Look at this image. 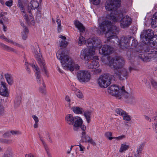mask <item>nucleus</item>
I'll list each match as a JSON object with an SVG mask.
<instances>
[{"label":"nucleus","instance_id":"f257e3e1","mask_svg":"<svg viewBox=\"0 0 157 157\" xmlns=\"http://www.w3.org/2000/svg\"><path fill=\"white\" fill-rule=\"evenodd\" d=\"M100 29L103 32H106L105 36L107 38V41L119 45L122 49L127 48L129 45V42L131 37L123 36L120 40L115 34L118 32V30L116 26H113L110 21H103L99 25Z\"/></svg>","mask_w":157,"mask_h":157},{"label":"nucleus","instance_id":"f03ea898","mask_svg":"<svg viewBox=\"0 0 157 157\" xmlns=\"http://www.w3.org/2000/svg\"><path fill=\"white\" fill-rule=\"evenodd\" d=\"M86 45L87 48L81 52L80 57L84 60H88L95 54V50L101 46V40L97 37L89 38L87 40Z\"/></svg>","mask_w":157,"mask_h":157},{"label":"nucleus","instance_id":"7ed1b4c3","mask_svg":"<svg viewBox=\"0 0 157 157\" xmlns=\"http://www.w3.org/2000/svg\"><path fill=\"white\" fill-rule=\"evenodd\" d=\"M124 64V61L122 57L117 56L112 58L109 61L108 65L111 69L114 70V74L119 78L124 80L127 78L128 75L127 70L122 68Z\"/></svg>","mask_w":157,"mask_h":157},{"label":"nucleus","instance_id":"20e7f679","mask_svg":"<svg viewBox=\"0 0 157 157\" xmlns=\"http://www.w3.org/2000/svg\"><path fill=\"white\" fill-rule=\"evenodd\" d=\"M121 5V0H109L105 3V8L106 10L111 11L110 14L107 16V18L112 20L114 22L120 21L121 16L117 14V8Z\"/></svg>","mask_w":157,"mask_h":157},{"label":"nucleus","instance_id":"39448f33","mask_svg":"<svg viewBox=\"0 0 157 157\" xmlns=\"http://www.w3.org/2000/svg\"><path fill=\"white\" fill-rule=\"evenodd\" d=\"M57 58L60 60L63 67L65 69L69 70L71 72L75 69L78 70L79 68V65L77 64H75L74 61L69 56L65 54L64 51H59L56 53Z\"/></svg>","mask_w":157,"mask_h":157},{"label":"nucleus","instance_id":"423d86ee","mask_svg":"<svg viewBox=\"0 0 157 157\" xmlns=\"http://www.w3.org/2000/svg\"><path fill=\"white\" fill-rule=\"evenodd\" d=\"M157 42L155 40H153L152 39H151L147 43L149 44L145 50L146 52L147 53L140 54L139 56V57L144 62H149L151 59L157 57V47L155 45Z\"/></svg>","mask_w":157,"mask_h":157},{"label":"nucleus","instance_id":"0eeeda50","mask_svg":"<svg viewBox=\"0 0 157 157\" xmlns=\"http://www.w3.org/2000/svg\"><path fill=\"white\" fill-rule=\"evenodd\" d=\"M66 122L73 126V130H77L82 122V119L78 116H74L71 114H68L65 117Z\"/></svg>","mask_w":157,"mask_h":157},{"label":"nucleus","instance_id":"6e6552de","mask_svg":"<svg viewBox=\"0 0 157 157\" xmlns=\"http://www.w3.org/2000/svg\"><path fill=\"white\" fill-rule=\"evenodd\" d=\"M108 92L111 95L114 96L117 98L121 99L122 95V90L125 91L124 87L122 86L121 89L117 85H113L110 86L108 88Z\"/></svg>","mask_w":157,"mask_h":157},{"label":"nucleus","instance_id":"1a4fd4ad","mask_svg":"<svg viewBox=\"0 0 157 157\" xmlns=\"http://www.w3.org/2000/svg\"><path fill=\"white\" fill-rule=\"evenodd\" d=\"M97 82L100 87L106 88L110 84V77L108 74H104L101 75L98 80Z\"/></svg>","mask_w":157,"mask_h":157},{"label":"nucleus","instance_id":"9d476101","mask_svg":"<svg viewBox=\"0 0 157 157\" xmlns=\"http://www.w3.org/2000/svg\"><path fill=\"white\" fill-rule=\"evenodd\" d=\"M76 76L78 80L81 82H88L91 78L90 73L87 71H78L77 73Z\"/></svg>","mask_w":157,"mask_h":157},{"label":"nucleus","instance_id":"9b49d317","mask_svg":"<svg viewBox=\"0 0 157 157\" xmlns=\"http://www.w3.org/2000/svg\"><path fill=\"white\" fill-rule=\"evenodd\" d=\"M154 36V31L152 29H148L143 30L141 32L140 37L143 43L147 44L151 39H153Z\"/></svg>","mask_w":157,"mask_h":157},{"label":"nucleus","instance_id":"f8f14e48","mask_svg":"<svg viewBox=\"0 0 157 157\" xmlns=\"http://www.w3.org/2000/svg\"><path fill=\"white\" fill-rule=\"evenodd\" d=\"M122 95L121 99H126L127 102L130 104H135L136 101V100L132 94H129L128 92L122 90Z\"/></svg>","mask_w":157,"mask_h":157},{"label":"nucleus","instance_id":"ddd939ff","mask_svg":"<svg viewBox=\"0 0 157 157\" xmlns=\"http://www.w3.org/2000/svg\"><path fill=\"white\" fill-rule=\"evenodd\" d=\"M35 57L38 61L42 71L47 74L46 66L44 60L42 58L41 54L37 52H35Z\"/></svg>","mask_w":157,"mask_h":157},{"label":"nucleus","instance_id":"4468645a","mask_svg":"<svg viewBox=\"0 0 157 157\" xmlns=\"http://www.w3.org/2000/svg\"><path fill=\"white\" fill-rule=\"evenodd\" d=\"M132 20L128 15H125L123 17L120 21V26L123 29L128 28L131 25Z\"/></svg>","mask_w":157,"mask_h":157},{"label":"nucleus","instance_id":"2eb2a0df","mask_svg":"<svg viewBox=\"0 0 157 157\" xmlns=\"http://www.w3.org/2000/svg\"><path fill=\"white\" fill-rule=\"evenodd\" d=\"M113 50V47L111 46L108 45H104L102 47L99 48V51L100 54L106 55L111 54Z\"/></svg>","mask_w":157,"mask_h":157},{"label":"nucleus","instance_id":"dca6fc26","mask_svg":"<svg viewBox=\"0 0 157 157\" xmlns=\"http://www.w3.org/2000/svg\"><path fill=\"white\" fill-rule=\"evenodd\" d=\"M94 56L93 55L91 58L88 60L89 61L90 59H92L90 62L87 64L88 68L90 69L96 68L99 66V63L97 61L98 59V57L97 56Z\"/></svg>","mask_w":157,"mask_h":157},{"label":"nucleus","instance_id":"f3484780","mask_svg":"<svg viewBox=\"0 0 157 157\" xmlns=\"http://www.w3.org/2000/svg\"><path fill=\"white\" fill-rule=\"evenodd\" d=\"M30 65L34 69V70L35 71L37 82L39 84L42 83L43 85V81L41 77L39 67L35 64H31Z\"/></svg>","mask_w":157,"mask_h":157},{"label":"nucleus","instance_id":"a211bd4d","mask_svg":"<svg viewBox=\"0 0 157 157\" xmlns=\"http://www.w3.org/2000/svg\"><path fill=\"white\" fill-rule=\"evenodd\" d=\"M39 6V3L36 0H32L26 7L28 13L31 12V10L36 9Z\"/></svg>","mask_w":157,"mask_h":157},{"label":"nucleus","instance_id":"6ab92c4d","mask_svg":"<svg viewBox=\"0 0 157 157\" xmlns=\"http://www.w3.org/2000/svg\"><path fill=\"white\" fill-rule=\"evenodd\" d=\"M81 138L82 141L83 142H88L90 143L94 146L96 145V143L93 140L90 138L89 136L86 135L85 132H82Z\"/></svg>","mask_w":157,"mask_h":157},{"label":"nucleus","instance_id":"aec40b11","mask_svg":"<svg viewBox=\"0 0 157 157\" xmlns=\"http://www.w3.org/2000/svg\"><path fill=\"white\" fill-rule=\"evenodd\" d=\"M6 83L5 82H1L0 84V94L4 96L8 97L9 94L6 86Z\"/></svg>","mask_w":157,"mask_h":157},{"label":"nucleus","instance_id":"412c9836","mask_svg":"<svg viewBox=\"0 0 157 157\" xmlns=\"http://www.w3.org/2000/svg\"><path fill=\"white\" fill-rule=\"evenodd\" d=\"M29 13V15L26 13L22 15L23 16L24 19L28 25H34L35 24V21L34 18L32 16V14L31 12Z\"/></svg>","mask_w":157,"mask_h":157},{"label":"nucleus","instance_id":"4be33fe9","mask_svg":"<svg viewBox=\"0 0 157 157\" xmlns=\"http://www.w3.org/2000/svg\"><path fill=\"white\" fill-rule=\"evenodd\" d=\"M18 6L19 7L22 15L26 13H28L26 11V9L25 8V2L21 0H18Z\"/></svg>","mask_w":157,"mask_h":157},{"label":"nucleus","instance_id":"5701e85b","mask_svg":"<svg viewBox=\"0 0 157 157\" xmlns=\"http://www.w3.org/2000/svg\"><path fill=\"white\" fill-rule=\"evenodd\" d=\"M39 138L40 140L42 142L44 147L48 156V157H52L51 155V153L50 152L49 148L45 142L44 141L42 137L40 136V135H39Z\"/></svg>","mask_w":157,"mask_h":157},{"label":"nucleus","instance_id":"b1692460","mask_svg":"<svg viewBox=\"0 0 157 157\" xmlns=\"http://www.w3.org/2000/svg\"><path fill=\"white\" fill-rule=\"evenodd\" d=\"M0 46L9 52H12L15 53L17 52V50L1 43H0Z\"/></svg>","mask_w":157,"mask_h":157},{"label":"nucleus","instance_id":"393cba45","mask_svg":"<svg viewBox=\"0 0 157 157\" xmlns=\"http://www.w3.org/2000/svg\"><path fill=\"white\" fill-rule=\"evenodd\" d=\"M5 78L8 84L12 85L13 82V79L12 75L10 74L6 73L4 75Z\"/></svg>","mask_w":157,"mask_h":157},{"label":"nucleus","instance_id":"a878e982","mask_svg":"<svg viewBox=\"0 0 157 157\" xmlns=\"http://www.w3.org/2000/svg\"><path fill=\"white\" fill-rule=\"evenodd\" d=\"M74 24L75 27L78 29L80 32H83L85 31V27L79 21H75Z\"/></svg>","mask_w":157,"mask_h":157},{"label":"nucleus","instance_id":"bb28decb","mask_svg":"<svg viewBox=\"0 0 157 157\" xmlns=\"http://www.w3.org/2000/svg\"><path fill=\"white\" fill-rule=\"evenodd\" d=\"M151 25L152 27L153 28L157 27V12L153 15L152 18Z\"/></svg>","mask_w":157,"mask_h":157},{"label":"nucleus","instance_id":"cd10ccee","mask_svg":"<svg viewBox=\"0 0 157 157\" xmlns=\"http://www.w3.org/2000/svg\"><path fill=\"white\" fill-rule=\"evenodd\" d=\"M71 109L76 114H81L83 111L82 108L78 106L73 107L71 108Z\"/></svg>","mask_w":157,"mask_h":157},{"label":"nucleus","instance_id":"c85d7f7f","mask_svg":"<svg viewBox=\"0 0 157 157\" xmlns=\"http://www.w3.org/2000/svg\"><path fill=\"white\" fill-rule=\"evenodd\" d=\"M91 115V112L90 111L87 110L85 111L84 113V115L88 123L90 122Z\"/></svg>","mask_w":157,"mask_h":157},{"label":"nucleus","instance_id":"c756f323","mask_svg":"<svg viewBox=\"0 0 157 157\" xmlns=\"http://www.w3.org/2000/svg\"><path fill=\"white\" fill-rule=\"evenodd\" d=\"M144 147V144H140L137 148V150L136 153H135V154L136 155H139L140 157V156L141 153L143 150V149Z\"/></svg>","mask_w":157,"mask_h":157},{"label":"nucleus","instance_id":"7c9ffc66","mask_svg":"<svg viewBox=\"0 0 157 157\" xmlns=\"http://www.w3.org/2000/svg\"><path fill=\"white\" fill-rule=\"evenodd\" d=\"M21 98L20 96L17 97L15 100L14 104L16 107H17L21 103Z\"/></svg>","mask_w":157,"mask_h":157},{"label":"nucleus","instance_id":"2f4dec72","mask_svg":"<svg viewBox=\"0 0 157 157\" xmlns=\"http://www.w3.org/2000/svg\"><path fill=\"white\" fill-rule=\"evenodd\" d=\"M85 43H86V41L85 40V38L82 36H80L78 42V45L81 46L82 44H85Z\"/></svg>","mask_w":157,"mask_h":157},{"label":"nucleus","instance_id":"473e14b6","mask_svg":"<svg viewBox=\"0 0 157 157\" xmlns=\"http://www.w3.org/2000/svg\"><path fill=\"white\" fill-rule=\"evenodd\" d=\"M129 146L128 145H126L124 144H122L119 150V151L121 152H122L124 151L127 150L129 148Z\"/></svg>","mask_w":157,"mask_h":157},{"label":"nucleus","instance_id":"72a5a7b5","mask_svg":"<svg viewBox=\"0 0 157 157\" xmlns=\"http://www.w3.org/2000/svg\"><path fill=\"white\" fill-rule=\"evenodd\" d=\"M116 112L119 115L123 116L125 115L126 112L121 109H117L116 110Z\"/></svg>","mask_w":157,"mask_h":157},{"label":"nucleus","instance_id":"f704fd0d","mask_svg":"<svg viewBox=\"0 0 157 157\" xmlns=\"http://www.w3.org/2000/svg\"><path fill=\"white\" fill-rule=\"evenodd\" d=\"M82 124H83V121H82V122L81 124H80V125L78 129L77 130H74V131H77L80 129V128H81V129L82 130V132H85V131L86 129V127L85 125H82Z\"/></svg>","mask_w":157,"mask_h":157},{"label":"nucleus","instance_id":"c9c22d12","mask_svg":"<svg viewBox=\"0 0 157 157\" xmlns=\"http://www.w3.org/2000/svg\"><path fill=\"white\" fill-rule=\"evenodd\" d=\"M67 44V42L66 40L62 41L60 44V46L62 48L66 47Z\"/></svg>","mask_w":157,"mask_h":157},{"label":"nucleus","instance_id":"e433bc0d","mask_svg":"<svg viewBox=\"0 0 157 157\" xmlns=\"http://www.w3.org/2000/svg\"><path fill=\"white\" fill-rule=\"evenodd\" d=\"M75 94L77 97L79 98H82L83 97V96L82 93L78 90H77L76 91Z\"/></svg>","mask_w":157,"mask_h":157},{"label":"nucleus","instance_id":"4c0bfd02","mask_svg":"<svg viewBox=\"0 0 157 157\" xmlns=\"http://www.w3.org/2000/svg\"><path fill=\"white\" fill-rule=\"evenodd\" d=\"M105 136L108 138L109 140H111L114 138V137H110L112 135V133L111 132H106L105 134Z\"/></svg>","mask_w":157,"mask_h":157},{"label":"nucleus","instance_id":"58836bf2","mask_svg":"<svg viewBox=\"0 0 157 157\" xmlns=\"http://www.w3.org/2000/svg\"><path fill=\"white\" fill-rule=\"evenodd\" d=\"M123 117V119L124 120L130 121L131 120L130 116L128 115L126 113H125V115H124Z\"/></svg>","mask_w":157,"mask_h":157},{"label":"nucleus","instance_id":"ea45409f","mask_svg":"<svg viewBox=\"0 0 157 157\" xmlns=\"http://www.w3.org/2000/svg\"><path fill=\"white\" fill-rule=\"evenodd\" d=\"M154 131L157 133V122H155L154 120V124L153 125Z\"/></svg>","mask_w":157,"mask_h":157},{"label":"nucleus","instance_id":"a19ab883","mask_svg":"<svg viewBox=\"0 0 157 157\" xmlns=\"http://www.w3.org/2000/svg\"><path fill=\"white\" fill-rule=\"evenodd\" d=\"M4 107L2 105L0 104V116L2 115L4 112Z\"/></svg>","mask_w":157,"mask_h":157},{"label":"nucleus","instance_id":"79ce46f5","mask_svg":"<svg viewBox=\"0 0 157 157\" xmlns=\"http://www.w3.org/2000/svg\"><path fill=\"white\" fill-rule=\"evenodd\" d=\"M28 33H25V32H22V38L24 40H25L27 37Z\"/></svg>","mask_w":157,"mask_h":157},{"label":"nucleus","instance_id":"37998d69","mask_svg":"<svg viewBox=\"0 0 157 157\" xmlns=\"http://www.w3.org/2000/svg\"><path fill=\"white\" fill-rule=\"evenodd\" d=\"M93 4L98 5L100 2V0H90Z\"/></svg>","mask_w":157,"mask_h":157},{"label":"nucleus","instance_id":"c03bdc74","mask_svg":"<svg viewBox=\"0 0 157 157\" xmlns=\"http://www.w3.org/2000/svg\"><path fill=\"white\" fill-rule=\"evenodd\" d=\"M65 100L68 102V105L70 107H71V100L70 98L68 96H66L65 98Z\"/></svg>","mask_w":157,"mask_h":157},{"label":"nucleus","instance_id":"a18cd8bd","mask_svg":"<svg viewBox=\"0 0 157 157\" xmlns=\"http://www.w3.org/2000/svg\"><path fill=\"white\" fill-rule=\"evenodd\" d=\"M10 133L13 135L21 134V133L20 132L16 131H11Z\"/></svg>","mask_w":157,"mask_h":157},{"label":"nucleus","instance_id":"49530a36","mask_svg":"<svg viewBox=\"0 0 157 157\" xmlns=\"http://www.w3.org/2000/svg\"><path fill=\"white\" fill-rule=\"evenodd\" d=\"M125 137V136L124 135H122L120 136H119L118 137H114V139H115L117 140H121L124 138Z\"/></svg>","mask_w":157,"mask_h":157},{"label":"nucleus","instance_id":"de8ad7c7","mask_svg":"<svg viewBox=\"0 0 157 157\" xmlns=\"http://www.w3.org/2000/svg\"><path fill=\"white\" fill-rule=\"evenodd\" d=\"M138 45V42L137 40H132V42L131 44V45L132 46H134L135 47H136Z\"/></svg>","mask_w":157,"mask_h":157},{"label":"nucleus","instance_id":"09e8293b","mask_svg":"<svg viewBox=\"0 0 157 157\" xmlns=\"http://www.w3.org/2000/svg\"><path fill=\"white\" fill-rule=\"evenodd\" d=\"M13 2L12 1H8L6 2V5L10 7L13 5Z\"/></svg>","mask_w":157,"mask_h":157},{"label":"nucleus","instance_id":"8fccbe9b","mask_svg":"<svg viewBox=\"0 0 157 157\" xmlns=\"http://www.w3.org/2000/svg\"><path fill=\"white\" fill-rule=\"evenodd\" d=\"M77 146H79L80 148L79 151H85V147L84 146L82 145L80 143L79 145H77Z\"/></svg>","mask_w":157,"mask_h":157},{"label":"nucleus","instance_id":"3c124183","mask_svg":"<svg viewBox=\"0 0 157 157\" xmlns=\"http://www.w3.org/2000/svg\"><path fill=\"white\" fill-rule=\"evenodd\" d=\"M13 143V141L11 140H7L4 139V143L11 144Z\"/></svg>","mask_w":157,"mask_h":157},{"label":"nucleus","instance_id":"603ef678","mask_svg":"<svg viewBox=\"0 0 157 157\" xmlns=\"http://www.w3.org/2000/svg\"><path fill=\"white\" fill-rule=\"evenodd\" d=\"M56 21L58 24V25L60 26V25H61V21L59 18V16L58 15H57V18Z\"/></svg>","mask_w":157,"mask_h":157},{"label":"nucleus","instance_id":"864d4df0","mask_svg":"<svg viewBox=\"0 0 157 157\" xmlns=\"http://www.w3.org/2000/svg\"><path fill=\"white\" fill-rule=\"evenodd\" d=\"M32 118L33 119L35 123H38L39 122V119L38 117L36 115H33L32 116Z\"/></svg>","mask_w":157,"mask_h":157},{"label":"nucleus","instance_id":"5fc2aeb1","mask_svg":"<svg viewBox=\"0 0 157 157\" xmlns=\"http://www.w3.org/2000/svg\"><path fill=\"white\" fill-rule=\"evenodd\" d=\"M151 85L154 86L155 88H157V82H156L154 80H152L151 81Z\"/></svg>","mask_w":157,"mask_h":157},{"label":"nucleus","instance_id":"6e6d98bb","mask_svg":"<svg viewBox=\"0 0 157 157\" xmlns=\"http://www.w3.org/2000/svg\"><path fill=\"white\" fill-rule=\"evenodd\" d=\"M10 133L9 132H8L5 133L4 134H3V136L4 137L8 138L10 136Z\"/></svg>","mask_w":157,"mask_h":157},{"label":"nucleus","instance_id":"4d7b16f0","mask_svg":"<svg viewBox=\"0 0 157 157\" xmlns=\"http://www.w3.org/2000/svg\"><path fill=\"white\" fill-rule=\"evenodd\" d=\"M12 153L10 152H9L8 153H6L4 154V156H6V157H12Z\"/></svg>","mask_w":157,"mask_h":157},{"label":"nucleus","instance_id":"13d9d810","mask_svg":"<svg viewBox=\"0 0 157 157\" xmlns=\"http://www.w3.org/2000/svg\"><path fill=\"white\" fill-rule=\"evenodd\" d=\"M39 92L42 94H45V89L43 88H42L41 87L39 89Z\"/></svg>","mask_w":157,"mask_h":157},{"label":"nucleus","instance_id":"bf43d9fd","mask_svg":"<svg viewBox=\"0 0 157 157\" xmlns=\"http://www.w3.org/2000/svg\"><path fill=\"white\" fill-rule=\"evenodd\" d=\"M23 28H24V29L22 32H25V33H28L29 31L27 28L24 26Z\"/></svg>","mask_w":157,"mask_h":157},{"label":"nucleus","instance_id":"052dcab7","mask_svg":"<svg viewBox=\"0 0 157 157\" xmlns=\"http://www.w3.org/2000/svg\"><path fill=\"white\" fill-rule=\"evenodd\" d=\"M12 44H13V45H15L16 46H17L19 47H21V45H20V44H18V43H16L13 41Z\"/></svg>","mask_w":157,"mask_h":157},{"label":"nucleus","instance_id":"680f3d73","mask_svg":"<svg viewBox=\"0 0 157 157\" xmlns=\"http://www.w3.org/2000/svg\"><path fill=\"white\" fill-rule=\"evenodd\" d=\"M5 40H6V41L7 42H8L10 43L11 44L12 43V42L13 41V40H12L9 39H8L7 38H6V37H5Z\"/></svg>","mask_w":157,"mask_h":157},{"label":"nucleus","instance_id":"e2e57ef3","mask_svg":"<svg viewBox=\"0 0 157 157\" xmlns=\"http://www.w3.org/2000/svg\"><path fill=\"white\" fill-rule=\"evenodd\" d=\"M62 30V27L61 25L59 26V25H58L57 27V30L59 33H60Z\"/></svg>","mask_w":157,"mask_h":157},{"label":"nucleus","instance_id":"0e129e2a","mask_svg":"<svg viewBox=\"0 0 157 157\" xmlns=\"http://www.w3.org/2000/svg\"><path fill=\"white\" fill-rule=\"evenodd\" d=\"M25 157H34V156L31 154H26Z\"/></svg>","mask_w":157,"mask_h":157},{"label":"nucleus","instance_id":"69168bd1","mask_svg":"<svg viewBox=\"0 0 157 157\" xmlns=\"http://www.w3.org/2000/svg\"><path fill=\"white\" fill-rule=\"evenodd\" d=\"M0 17H2V19H3L4 20H7V18L4 16V15L3 14H0Z\"/></svg>","mask_w":157,"mask_h":157},{"label":"nucleus","instance_id":"338daca9","mask_svg":"<svg viewBox=\"0 0 157 157\" xmlns=\"http://www.w3.org/2000/svg\"><path fill=\"white\" fill-rule=\"evenodd\" d=\"M36 16V18L39 19L40 17V16H41V13H37Z\"/></svg>","mask_w":157,"mask_h":157},{"label":"nucleus","instance_id":"774afa93","mask_svg":"<svg viewBox=\"0 0 157 157\" xmlns=\"http://www.w3.org/2000/svg\"><path fill=\"white\" fill-rule=\"evenodd\" d=\"M126 157H140V156L139 155H136L135 154H134L132 156H130L128 155V156H126Z\"/></svg>","mask_w":157,"mask_h":157}]
</instances>
